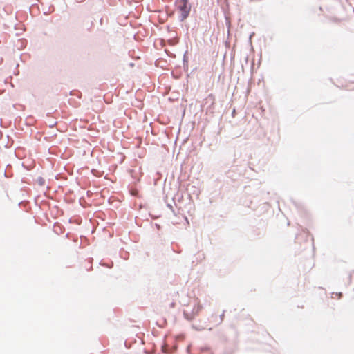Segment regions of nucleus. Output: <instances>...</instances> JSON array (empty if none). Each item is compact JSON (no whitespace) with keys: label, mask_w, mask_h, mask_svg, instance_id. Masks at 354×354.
I'll use <instances>...</instances> for the list:
<instances>
[{"label":"nucleus","mask_w":354,"mask_h":354,"mask_svg":"<svg viewBox=\"0 0 354 354\" xmlns=\"http://www.w3.org/2000/svg\"><path fill=\"white\" fill-rule=\"evenodd\" d=\"M176 6L181 21L186 19L191 10V5L188 0H177Z\"/></svg>","instance_id":"f257e3e1"},{"label":"nucleus","mask_w":354,"mask_h":354,"mask_svg":"<svg viewBox=\"0 0 354 354\" xmlns=\"http://www.w3.org/2000/svg\"><path fill=\"white\" fill-rule=\"evenodd\" d=\"M183 315H184V317L187 319V320H192L194 319V317L196 316L194 314L192 313V311L189 313H187L186 311H184L183 312Z\"/></svg>","instance_id":"f03ea898"},{"label":"nucleus","mask_w":354,"mask_h":354,"mask_svg":"<svg viewBox=\"0 0 354 354\" xmlns=\"http://www.w3.org/2000/svg\"><path fill=\"white\" fill-rule=\"evenodd\" d=\"M202 306L201 305H198L197 306H195L192 310V313L195 315H197L199 313V311L201 310Z\"/></svg>","instance_id":"7ed1b4c3"},{"label":"nucleus","mask_w":354,"mask_h":354,"mask_svg":"<svg viewBox=\"0 0 354 354\" xmlns=\"http://www.w3.org/2000/svg\"><path fill=\"white\" fill-rule=\"evenodd\" d=\"M17 26H20V30H22V31H24V29H25V28H24V24H21V23H19V24H15V25H14V28H15V30H17Z\"/></svg>","instance_id":"20e7f679"},{"label":"nucleus","mask_w":354,"mask_h":354,"mask_svg":"<svg viewBox=\"0 0 354 354\" xmlns=\"http://www.w3.org/2000/svg\"><path fill=\"white\" fill-rule=\"evenodd\" d=\"M37 181H38L39 185L41 186H43L45 184V180L41 177H39L38 178Z\"/></svg>","instance_id":"39448f33"},{"label":"nucleus","mask_w":354,"mask_h":354,"mask_svg":"<svg viewBox=\"0 0 354 354\" xmlns=\"http://www.w3.org/2000/svg\"><path fill=\"white\" fill-rule=\"evenodd\" d=\"M167 207L172 211L174 214H175V212H174V209L173 208V206L171 204H167Z\"/></svg>","instance_id":"423d86ee"},{"label":"nucleus","mask_w":354,"mask_h":354,"mask_svg":"<svg viewBox=\"0 0 354 354\" xmlns=\"http://www.w3.org/2000/svg\"><path fill=\"white\" fill-rule=\"evenodd\" d=\"M333 295H337V296L339 297H338L339 299V298H341V297H342V292H339V293H337V292H335H335H333Z\"/></svg>","instance_id":"0eeeda50"},{"label":"nucleus","mask_w":354,"mask_h":354,"mask_svg":"<svg viewBox=\"0 0 354 354\" xmlns=\"http://www.w3.org/2000/svg\"><path fill=\"white\" fill-rule=\"evenodd\" d=\"M192 328H194V329H195V330H202L201 328H198V327H196V326H195L194 325H193V326H192Z\"/></svg>","instance_id":"6e6552de"},{"label":"nucleus","mask_w":354,"mask_h":354,"mask_svg":"<svg viewBox=\"0 0 354 354\" xmlns=\"http://www.w3.org/2000/svg\"><path fill=\"white\" fill-rule=\"evenodd\" d=\"M224 315H225V310L223 311V313H222V315L220 316V318H221V321H223V319Z\"/></svg>","instance_id":"1a4fd4ad"},{"label":"nucleus","mask_w":354,"mask_h":354,"mask_svg":"<svg viewBox=\"0 0 354 354\" xmlns=\"http://www.w3.org/2000/svg\"><path fill=\"white\" fill-rule=\"evenodd\" d=\"M155 226H156V227L158 230H160V225L159 224L156 223V224H155Z\"/></svg>","instance_id":"9d476101"},{"label":"nucleus","mask_w":354,"mask_h":354,"mask_svg":"<svg viewBox=\"0 0 354 354\" xmlns=\"http://www.w3.org/2000/svg\"><path fill=\"white\" fill-rule=\"evenodd\" d=\"M185 57H186V55L185 54V55H184V57H183V63H184V64H185V62H187V61L186 60Z\"/></svg>","instance_id":"9b49d317"},{"label":"nucleus","mask_w":354,"mask_h":354,"mask_svg":"<svg viewBox=\"0 0 354 354\" xmlns=\"http://www.w3.org/2000/svg\"><path fill=\"white\" fill-rule=\"evenodd\" d=\"M227 24H228V28H230L231 24L228 23Z\"/></svg>","instance_id":"f8f14e48"},{"label":"nucleus","mask_w":354,"mask_h":354,"mask_svg":"<svg viewBox=\"0 0 354 354\" xmlns=\"http://www.w3.org/2000/svg\"><path fill=\"white\" fill-rule=\"evenodd\" d=\"M16 35H20V32H16L15 33Z\"/></svg>","instance_id":"ddd939ff"},{"label":"nucleus","mask_w":354,"mask_h":354,"mask_svg":"<svg viewBox=\"0 0 354 354\" xmlns=\"http://www.w3.org/2000/svg\"><path fill=\"white\" fill-rule=\"evenodd\" d=\"M254 35V33L251 34L250 38H251Z\"/></svg>","instance_id":"4468645a"}]
</instances>
